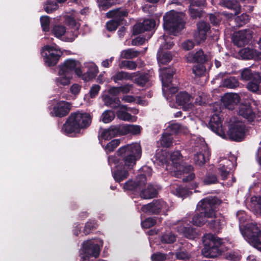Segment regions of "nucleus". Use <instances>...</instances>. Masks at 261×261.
<instances>
[{"label": "nucleus", "instance_id": "obj_1", "mask_svg": "<svg viewBox=\"0 0 261 261\" xmlns=\"http://www.w3.org/2000/svg\"><path fill=\"white\" fill-rule=\"evenodd\" d=\"M171 165L168 164L166 167L167 170L170 171L173 175L180 177L183 175L182 180L187 182L194 179L195 175L192 172L193 167L191 165H187L182 160L180 152L176 151L170 155Z\"/></svg>", "mask_w": 261, "mask_h": 261}, {"label": "nucleus", "instance_id": "obj_2", "mask_svg": "<svg viewBox=\"0 0 261 261\" xmlns=\"http://www.w3.org/2000/svg\"><path fill=\"white\" fill-rule=\"evenodd\" d=\"M92 116L89 113L77 111L71 113L63 125L62 130L69 134L79 133L81 129L88 127L92 122Z\"/></svg>", "mask_w": 261, "mask_h": 261}, {"label": "nucleus", "instance_id": "obj_3", "mask_svg": "<svg viewBox=\"0 0 261 261\" xmlns=\"http://www.w3.org/2000/svg\"><path fill=\"white\" fill-rule=\"evenodd\" d=\"M217 199L208 197L201 200L197 205V212L192 218V223L196 226H201L206 222L208 223V219H213L215 216L214 206Z\"/></svg>", "mask_w": 261, "mask_h": 261}, {"label": "nucleus", "instance_id": "obj_4", "mask_svg": "<svg viewBox=\"0 0 261 261\" xmlns=\"http://www.w3.org/2000/svg\"><path fill=\"white\" fill-rule=\"evenodd\" d=\"M118 155L123 160L125 168H132L137 160L141 156V148L140 144L133 143L122 146L117 151Z\"/></svg>", "mask_w": 261, "mask_h": 261}, {"label": "nucleus", "instance_id": "obj_5", "mask_svg": "<svg viewBox=\"0 0 261 261\" xmlns=\"http://www.w3.org/2000/svg\"><path fill=\"white\" fill-rule=\"evenodd\" d=\"M182 13L170 11L164 16V28L170 35H177L184 27Z\"/></svg>", "mask_w": 261, "mask_h": 261}, {"label": "nucleus", "instance_id": "obj_6", "mask_svg": "<svg viewBox=\"0 0 261 261\" xmlns=\"http://www.w3.org/2000/svg\"><path fill=\"white\" fill-rule=\"evenodd\" d=\"M204 247L202 250L203 255L206 257L214 258L220 254L219 247L222 244V240L209 233L203 237Z\"/></svg>", "mask_w": 261, "mask_h": 261}, {"label": "nucleus", "instance_id": "obj_7", "mask_svg": "<svg viewBox=\"0 0 261 261\" xmlns=\"http://www.w3.org/2000/svg\"><path fill=\"white\" fill-rule=\"evenodd\" d=\"M241 232L249 243L261 252V230L256 224H247Z\"/></svg>", "mask_w": 261, "mask_h": 261}, {"label": "nucleus", "instance_id": "obj_8", "mask_svg": "<svg viewBox=\"0 0 261 261\" xmlns=\"http://www.w3.org/2000/svg\"><path fill=\"white\" fill-rule=\"evenodd\" d=\"M248 132V130L245 124L237 120L230 124L227 135L232 140L241 141L247 135Z\"/></svg>", "mask_w": 261, "mask_h": 261}, {"label": "nucleus", "instance_id": "obj_9", "mask_svg": "<svg viewBox=\"0 0 261 261\" xmlns=\"http://www.w3.org/2000/svg\"><path fill=\"white\" fill-rule=\"evenodd\" d=\"M59 52L57 45H46L42 49L41 53L45 63L48 66H51L57 64L60 57Z\"/></svg>", "mask_w": 261, "mask_h": 261}, {"label": "nucleus", "instance_id": "obj_10", "mask_svg": "<svg viewBox=\"0 0 261 261\" xmlns=\"http://www.w3.org/2000/svg\"><path fill=\"white\" fill-rule=\"evenodd\" d=\"M160 40H164L165 43L161 45L158 53V60L160 64H166L171 60L172 56L170 52H163L164 49H170L174 45L173 42L169 40V38L167 36H163L159 39Z\"/></svg>", "mask_w": 261, "mask_h": 261}, {"label": "nucleus", "instance_id": "obj_11", "mask_svg": "<svg viewBox=\"0 0 261 261\" xmlns=\"http://www.w3.org/2000/svg\"><path fill=\"white\" fill-rule=\"evenodd\" d=\"M61 72H65L66 74L72 75L73 71L78 76L82 75L83 70L81 69V65L80 62L74 59H68L66 60L64 64L60 67Z\"/></svg>", "mask_w": 261, "mask_h": 261}, {"label": "nucleus", "instance_id": "obj_12", "mask_svg": "<svg viewBox=\"0 0 261 261\" xmlns=\"http://www.w3.org/2000/svg\"><path fill=\"white\" fill-rule=\"evenodd\" d=\"M175 71L173 68H166L162 70L161 74V80L163 85V92L165 93L168 90L171 93H174L177 91L176 87L170 86L172 79Z\"/></svg>", "mask_w": 261, "mask_h": 261}, {"label": "nucleus", "instance_id": "obj_13", "mask_svg": "<svg viewBox=\"0 0 261 261\" xmlns=\"http://www.w3.org/2000/svg\"><path fill=\"white\" fill-rule=\"evenodd\" d=\"M99 246L95 243L94 241L88 240L83 243L82 255L87 257V258L90 257L97 258L99 255Z\"/></svg>", "mask_w": 261, "mask_h": 261}, {"label": "nucleus", "instance_id": "obj_14", "mask_svg": "<svg viewBox=\"0 0 261 261\" xmlns=\"http://www.w3.org/2000/svg\"><path fill=\"white\" fill-rule=\"evenodd\" d=\"M253 32L249 29L241 30L233 36L234 44L239 47L243 46L249 42L252 37Z\"/></svg>", "mask_w": 261, "mask_h": 261}, {"label": "nucleus", "instance_id": "obj_15", "mask_svg": "<svg viewBox=\"0 0 261 261\" xmlns=\"http://www.w3.org/2000/svg\"><path fill=\"white\" fill-rule=\"evenodd\" d=\"M165 203L160 200H153L152 202L144 205L141 211L145 213L153 215L158 214L163 207Z\"/></svg>", "mask_w": 261, "mask_h": 261}, {"label": "nucleus", "instance_id": "obj_16", "mask_svg": "<svg viewBox=\"0 0 261 261\" xmlns=\"http://www.w3.org/2000/svg\"><path fill=\"white\" fill-rule=\"evenodd\" d=\"M197 32L194 34V38L198 43L205 40L206 37V33L210 29L208 23L204 21L199 22L197 23Z\"/></svg>", "mask_w": 261, "mask_h": 261}, {"label": "nucleus", "instance_id": "obj_17", "mask_svg": "<svg viewBox=\"0 0 261 261\" xmlns=\"http://www.w3.org/2000/svg\"><path fill=\"white\" fill-rule=\"evenodd\" d=\"M70 109L69 102L61 101L54 107L52 113L56 117H63L69 113Z\"/></svg>", "mask_w": 261, "mask_h": 261}, {"label": "nucleus", "instance_id": "obj_18", "mask_svg": "<svg viewBox=\"0 0 261 261\" xmlns=\"http://www.w3.org/2000/svg\"><path fill=\"white\" fill-rule=\"evenodd\" d=\"M209 125L211 129L216 134L222 138L225 137V132L222 128V125L219 116L214 115L211 118Z\"/></svg>", "mask_w": 261, "mask_h": 261}, {"label": "nucleus", "instance_id": "obj_19", "mask_svg": "<svg viewBox=\"0 0 261 261\" xmlns=\"http://www.w3.org/2000/svg\"><path fill=\"white\" fill-rule=\"evenodd\" d=\"M240 96L237 93H227L222 98L224 106L229 110L234 109V106L240 102Z\"/></svg>", "mask_w": 261, "mask_h": 261}, {"label": "nucleus", "instance_id": "obj_20", "mask_svg": "<svg viewBox=\"0 0 261 261\" xmlns=\"http://www.w3.org/2000/svg\"><path fill=\"white\" fill-rule=\"evenodd\" d=\"M155 25V21L151 19L144 20L142 22L136 24L133 28L135 34H138L145 31H149L153 29Z\"/></svg>", "mask_w": 261, "mask_h": 261}, {"label": "nucleus", "instance_id": "obj_21", "mask_svg": "<svg viewBox=\"0 0 261 261\" xmlns=\"http://www.w3.org/2000/svg\"><path fill=\"white\" fill-rule=\"evenodd\" d=\"M176 100L179 105L182 106L186 109H191L193 107V98L186 92L178 93L176 95Z\"/></svg>", "mask_w": 261, "mask_h": 261}, {"label": "nucleus", "instance_id": "obj_22", "mask_svg": "<svg viewBox=\"0 0 261 261\" xmlns=\"http://www.w3.org/2000/svg\"><path fill=\"white\" fill-rule=\"evenodd\" d=\"M238 114L249 122H252L255 118V113L249 105L241 104L239 106Z\"/></svg>", "mask_w": 261, "mask_h": 261}, {"label": "nucleus", "instance_id": "obj_23", "mask_svg": "<svg viewBox=\"0 0 261 261\" xmlns=\"http://www.w3.org/2000/svg\"><path fill=\"white\" fill-rule=\"evenodd\" d=\"M67 23L74 28L70 31H67L66 34V40L68 42L73 41L79 35L78 29L79 25L73 18L69 17L67 19Z\"/></svg>", "mask_w": 261, "mask_h": 261}, {"label": "nucleus", "instance_id": "obj_24", "mask_svg": "<svg viewBox=\"0 0 261 261\" xmlns=\"http://www.w3.org/2000/svg\"><path fill=\"white\" fill-rule=\"evenodd\" d=\"M128 11L125 9L118 8L109 11L107 13L108 17H112L118 22L122 21L124 17H127Z\"/></svg>", "mask_w": 261, "mask_h": 261}, {"label": "nucleus", "instance_id": "obj_25", "mask_svg": "<svg viewBox=\"0 0 261 261\" xmlns=\"http://www.w3.org/2000/svg\"><path fill=\"white\" fill-rule=\"evenodd\" d=\"M146 182V178L145 176L141 175L139 176V179L137 181H134L129 180L126 182L124 185L123 188L125 190H135L138 187H141L145 185Z\"/></svg>", "mask_w": 261, "mask_h": 261}, {"label": "nucleus", "instance_id": "obj_26", "mask_svg": "<svg viewBox=\"0 0 261 261\" xmlns=\"http://www.w3.org/2000/svg\"><path fill=\"white\" fill-rule=\"evenodd\" d=\"M261 76L259 74H255L254 79L247 85L248 90L257 94L261 93Z\"/></svg>", "mask_w": 261, "mask_h": 261}, {"label": "nucleus", "instance_id": "obj_27", "mask_svg": "<svg viewBox=\"0 0 261 261\" xmlns=\"http://www.w3.org/2000/svg\"><path fill=\"white\" fill-rule=\"evenodd\" d=\"M239 54L242 59L247 60L257 58L260 55L259 53L256 50L249 47L241 49Z\"/></svg>", "mask_w": 261, "mask_h": 261}, {"label": "nucleus", "instance_id": "obj_28", "mask_svg": "<svg viewBox=\"0 0 261 261\" xmlns=\"http://www.w3.org/2000/svg\"><path fill=\"white\" fill-rule=\"evenodd\" d=\"M138 74V73H128L125 71H119L114 75L112 79L115 83H117L119 81L133 80L134 77Z\"/></svg>", "mask_w": 261, "mask_h": 261}, {"label": "nucleus", "instance_id": "obj_29", "mask_svg": "<svg viewBox=\"0 0 261 261\" xmlns=\"http://www.w3.org/2000/svg\"><path fill=\"white\" fill-rule=\"evenodd\" d=\"M158 194L156 190L151 185H148V186L143 189L140 194L141 198L147 199H151L155 197Z\"/></svg>", "mask_w": 261, "mask_h": 261}, {"label": "nucleus", "instance_id": "obj_30", "mask_svg": "<svg viewBox=\"0 0 261 261\" xmlns=\"http://www.w3.org/2000/svg\"><path fill=\"white\" fill-rule=\"evenodd\" d=\"M105 105L113 109H116L120 106V100L118 97H112L109 95L102 96Z\"/></svg>", "mask_w": 261, "mask_h": 261}, {"label": "nucleus", "instance_id": "obj_31", "mask_svg": "<svg viewBox=\"0 0 261 261\" xmlns=\"http://www.w3.org/2000/svg\"><path fill=\"white\" fill-rule=\"evenodd\" d=\"M72 75L67 74L66 72H61V70L59 71V77L56 80V83L58 86H65L70 84V80Z\"/></svg>", "mask_w": 261, "mask_h": 261}, {"label": "nucleus", "instance_id": "obj_32", "mask_svg": "<svg viewBox=\"0 0 261 261\" xmlns=\"http://www.w3.org/2000/svg\"><path fill=\"white\" fill-rule=\"evenodd\" d=\"M155 162L162 165H168V154L166 150L158 149L155 154Z\"/></svg>", "mask_w": 261, "mask_h": 261}, {"label": "nucleus", "instance_id": "obj_33", "mask_svg": "<svg viewBox=\"0 0 261 261\" xmlns=\"http://www.w3.org/2000/svg\"><path fill=\"white\" fill-rule=\"evenodd\" d=\"M240 73L241 80L245 81H252L255 74H259L258 72L252 71L249 67L242 69Z\"/></svg>", "mask_w": 261, "mask_h": 261}, {"label": "nucleus", "instance_id": "obj_34", "mask_svg": "<svg viewBox=\"0 0 261 261\" xmlns=\"http://www.w3.org/2000/svg\"><path fill=\"white\" fill-rule=\"evenodd\" d=\"M173 143V138L171 133L167 132L164 133L160 140V143L161 146L165 147H170Z\"/></svg>", "mask_w": 261, "mask_h": 261}, {"label": "nucleus", "instance_id": "obj_35", "mask_svg": "<svg viewBox=\"0 0 261 261\" xmlns=\"http://www.w3.org/2000/svg\"><path fill=\"white\" fill-rule=\"evenodd\" d=\"M123 134L126 135L132 134L133 135H137L141 132V127L137 125L125 124L123 125Z\"/></svg>", "mask_w": 261, "mask_h": 261}, {"label": "nucleus", "instance_id": "obj_36", "mask_svg": "<svg viewBox=\"0 0 261 261\" xmlns=\"http://www.w3.org/2000/svg\"><path fill=\"white\" fill-rule=\"evenodd\" d=\"M97 73V67L94 65H91L87 72L85 74L82 73V75L81 77L85 81H89L94 78Z\"/></svg>", "mask_w": 261, "mask_h": 261}, {"label": "nucleus", "instance_id": "obj_37", "mask_svg": "<svg viewBox=\"0 0 261 261\" xmlns=\"http://www.w3.org/2000/svg\"><path fill=\"white\" fill-rule=\"evenodd\" d=\"M140 54V51L135 50L133 48H129L124 50L121 53V58L126 59H133L137 57Z\"/></svg>", "mask_w": 261, "mask_h": 261}, {"label": "nucleus", "instance_id": "obj_38", "mask_svg": "<svg viewBox=\"0 0 261 261\" xmlns=\"http://www.w3.org/2000/svg\"><path fill=\"white\" fill-rule=\"evenodd\" d=\"M52 33L57 38H60L63 35H65L64 37V40L66 41V34L67 31L66 28L64 25H55L51 30Z\"/></svg>", "mask_w": 261, "mask_h": 261}, {"label": "nucleus", "instance_id": "obj_39", "mask_svg": "<svg viewBox=\"0 0 261 261\" xmlns=\"http://www.w3.org/2000/svg\"><path fill=\"white\" fill-rule=\"evenodd\" d=\"M117 117L123 121H135L136 118L132 116L131 114L127 112L126 111L120 109L116 112Z\"/></svg>", "mask_w": 261, "mask_h": 261}, {"label": "nucleus", "instance_id": "obj_40", "mask_svg": "<svg viewBox=\"0 0 261 261\" xmlns=\"http://www.w3.org/2000/svg\"><path fill=\"white\" fill-rule=\"evenodd\" d=\"M136 73H138V74L134 77L133 79L134 82L140 86H144L149 81V75L140 73L138 72Z\"/></svg>", "mask_w": 261, "mask_h": 261}, {"label": "nucleus", "instance_id": "obj_41", "mask_svg": "<svg viewBox=\"0 0 261 261\" xmlns=\"http://www.w3.org/2000/svg\"><path fill=\"white\" fill-rule=\"evenodd\" d=\"M189 58H193L192 62L204 63L207 60L206 57L201 50H199L195 54H189Z\"/></svg>", "mask_w": 261, "mask_h": 261}, {"label": "nucleus", "instance_id": "obj_42", "mask_svg": "<svg viewBox=\"0 0 261 261\" xmlns=\"http://www.w3.org/2000/svg\"><path fill=\"white\" fill-rule=\"evenodd\" d=\"M232 163L229 161H226V165H220L218 170L219 173L223 180H225L227 178L228 175L229 174L230 168L228 166H230Z\"/></svg>", "mask_w": 261, "mask_h": 261}, {"label": "nucleus", "instance_id": "obj_43", "mask_svg": "<svg viewBox=\"0 0 261 261\" xmlns=\"http://www.w3.org/2000/svg\"><path fill=\"white\" fill-rule=\"evenodd\" d=\"M113 176L115 181L119 182L127 178L128 172L125 169L117 170L113 172Z\"/></svg>", "mask_w": 261, "mask_h": 261}, {"label": "nucleus", "instance_id": "obj_44", "mask_svg": "<svg viewBox=\"0 0 261 261\" xmlns=\"http://www.w3.org/2000/svg\"><path fill=\"white\" fill-rule=\"evenodd\" d=\"M177 231L180 233H182L186 237L190 239L194 238L195 235L194 229L190 227L179 226Z\"/></svg>", "mask_w": 261, "mask_h": 261}, {"label": "nucleus", "instance_id": "obj_45", "mask_svg": "<svg viewBox=\"0 0 261 261\" xmlns=\"http://www.w3.org/2000/svg\"><path fill=\"white\" fill-rule=\"evenodd\" d=\"M170 130L172 134L176 133H187L188 131L187 127L182 126L178 123H174L169 127Z\"/></svg>", "mask_w": 261, "mask_h": 261}, {"label": "nucleus", "instance_id": "obj_46", "mask_svg": "<svg viewBox=\"0 0 261 261\" xmlns=\"http://www.w3.org/2000/svg\"><path fill=\"white\" fill-rule=\"evenodd\" d=\"M120 139H114L107 143L105 146H103L107 153L113 151L120 144Z\"/></svg>", "mask_w": 261, "mask_h": 261}, {"label": "nucleus", "instance_id": "obj_47", "mask_svg": "<svg viewBox=\"0 0 261 261\" xmlns=\"http://www.w3.org/2000/svg\"><path fill=\"white\" fill-rule=\"evenodd\" d=\"M214 219L211 221L208 220V223L210 227L218 228H220L221 226L224 224V219L222 217H217L215 214V216L213 217Z\"/></svg>", "mask_w": 261, "mask_h": 261}, {"label": "nucleus", "instance_id": "obj_48", "mask_svg": "<svg viewBox=\"0 0 261 261\" xmlns=\"http://www.w3.org/2000/svg\"><path fill=\"white\" fill-rule=\"evenodd\" d=\"M115 117V115L113 111L111 110H106L102 114L101 120L103 123H109L114 119Z\"/></svg>", "mask_w": 261, "mask_h": 261}, {"label": "nucleus", "instance_id": "obj_49", "mask_svg": "<svg viewBox=\"0 0 261 261\" xmlns=\"http://www.w3.org/2000/svg\"><path fill=\"white\" fill-rule=\"evenodd\" d=\"M239 85V82L234 77H230L224 80L223 86L228 88H234Z\"/></svg>", "mask_w": 261, "mask_h": 261}, {"label": "nucleus", "instance_id": "obj_50", "mask_svg": "<svg viewBox=\"0 0 261 261\" xmlns=\"http://www.w3.org/2000/svg\"><path fill=\"white\" fill-rule=\"evenodd\" d=\"M173 192L177 196L182 198H185L192 193L188 189L181 187H177Z\"/></svg>", "mask_w": 261, "mask_h": 261}, {"label": "nucleus", "instance_id": "obj_51", "mask_svg": "<svg viewBox=\"0 0 261 261\" xmlns=\"http://www.w3.org/2000/svg\"><path fill=\"white\" fill-rule=\"evenodd\" d=\"M251 201L254 205L255 212L261 215V196H254L251 198Z\"/></svg>", "mask_w": 261, "mask_h": 261}, {"label": "nucleus", "instance_id": "obj_52", "mask_svg": "<svg viewBox=\"0 0 261 261\" xmlns=\"http://www.w3.org/2000/svg\"><path fill=\"white\" fill-rule=\"evenodd\" d=\"M208 160V156L206 157L205 154L202 152L197 153L194 156L195 163L199 166L203 165Z\"/></svg>", "mask_w": 261, "mask_h": 261}, {"label": "nucleus", "instance_id": "obj_53", "mask_svg": "<svg viewBox=\"0 0 261 261\" xmlns=\"http://www.w3.org/2000/svg\"><path fill=\"white\" fill-rule=\"evenodd\" d=\"M121 68H126L129 70H135L137 67V63L134 61L124 60L119 64Z\"/></svg>", "mask_w": 261, "mask_h": 261}, {"label": "nucleus", "instance_id": "obj_54", "mask_svg": "<svg viewBox=\"0 0 261 261\" xmlns=\"http://www.w3.org/2000/svg\"><path fill=\"white\" fill-rule=\"evenodd\" d=\"M223 5L229 9L234 10V15H237L240 13V6L237 3H232L230 1H224L223 2Z\"/></svg>", "mask_w": 261, "mask_h": 261}, {"label": "nucleus", "instance_id": "obj_55", "mask_svg": "<svg viewBox=\"0 0 261 261\" xmlns=\"http://www.w3.org/2000/svg\"><path fill=\"white\" fill-rule=\"evenodd\" d=\"M123 125H112L109 127V129L110 130V132L112 135V136L113 137H115V136L121 135H124L123 134Z\"/></svg>", "mask_w": 261, "mask_h": 261}, {"label": "nucleus", "instance_id": "obj_56", "mask_svg": "<svg viewBox=\"0 0 261 261\" xmlns=\"http://www.w3.org/2000/svg\"><path fill=\"white\" fill-rule=\"evenodd\" d=\"M207 96L203 92H198L195 98V103L199 105H203L207 102Z\"/></svg>", "mask_w": 261, "mask_h": 261}, {"label": "nucleus", "instance_id": "obj_57", "mask_svg": "<svg viewBox=\"0 0 261 261\" xmlns=\"http://www.w3.org/2000/svg\"><path fill=\"white\" fill-rule=\"evenodd\" d=\"M249 16L246 14H243L241 15L236 18L235 20L238 27H241L247 23L249 21Z\"/></svg>", "mask_w": 261, "mask_h": 261}, {"label": "nucleus", "instance_id": "obj_58", "mask_svg": "<svg viewBox=\"0 0 261 261\" xmlns=\"http://www.w3.org/2000/svg\"><path fill=\"white\" fill-rule=\"evenodd\" d=\"M203 182L205 185L215 184L218 182V179L215 174L208 173L204 178Z\"/></svg>", "mask_w": 261, "mask_h": 261}, {"label": "nucleus", "instance_id": "obj_59", "mask_svg": "<svg viewBox=\"0 0 261 261\" xmlns=\"http://www.w3.org/2000/svg\"><path fill=\"white\" fill-rule=\"evenodd\" d=\"M206 69L202 64H197L193 67V72L196 75L201 76L205 72Z\"/></svg>", "mask_w": 261, "mask_h": 261}, {"label": "nucleus", "instance_id": "obj_60", "mask_svg": "<svg viewBox=\"0 0 261 261\" xmlns=\"http://www.w3.org/2000/svg\"><path fill=\"white\" fill-rule=\"evenodd\" d=\"M156 224V220L153 218H148L141 223L142 226L144 228H149Z\"/></svg>", "mask_w": 261, "mask_h": 261}, {"label": "nucleus", "instance_id": "obj_61", "mask_svg": "<svg viewBox=\"0 0 261 261\" xmlns=\"http://www.w3.org/2000/svg\"><path fill=\"white\" fill-rule=\"evenodd\" d=\"M41 25L43 31L46 32L49 31V18L48 16H42L40 18Z\"/></svg>", "mask_w": 261, "mask_h": 261}, {"label": "nucleus", "instance_id": "obj_62", "mask_svg": "<svg viewBox=\"0 0 261 261\" xmlns=\"http://www.w3.org/2000/svg\"><path fill=\"white\" fill-rule=\"evenodd\" d=\"M162 242L165 243H172L175 241V237L174 234L169 233L164 234L162 237Z\"/></svg>", "mask_w": 261, "mask_h": 261}, {"label": "nucleus", "instance_id": "obj_63", "mask_svg": "<svg viewBox=\"0 0 261 261\" xmlns=\"http://www.w3.org/2000/svg\"><path fill=\"white\" fill-rule=\"evenodd\" d=\"M57 8L58 5L54 2H48L44 6V10L47 13H51L54 11L57 10Z\"/></svg>", "mask_w": 261, "mask_h": 261}, {"label": "nucleus", "instance_id": "obj_64", "mask_svg": "<svg viewBox=\"0 0 261 261\" xmlns=\"http://www.w3.org/2000/svg\"><path fill=\"white\" fill-rule=\"evenodd\" d=\"M151 258L153 261H165L166 259V255L159 252L152 254Z\"/></svg>", "mask_w": 261, "mask_h": 261}]
</instances>
